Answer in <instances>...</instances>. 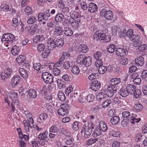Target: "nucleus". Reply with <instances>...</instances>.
I'll return each mask as SVG.
<instances>
[{
  "label": "nucleus",
  "instance_id": "obj_1",
  "mask_svg": "<svg viewBox=\"0 0 147 147\" xmlns=\"http://www.w3.org/2000/svg\"><path fill=\"white\" fill-rule=\"evenodd\" d=\"M91 57H86L84 55L82 54L78 56L77 62L80 65H84L86 67H88L91 65Z\"/></svg>",
  "mask_w": 147,
  "mask_h": 147
},
{
  "label": "nucleus",
  "instance_id": "obj_2",
  "mask_svg": "<svg viewBox=\"0 0 147 147\" xmlns=\"http://www.w3.org/2000/svg\"><path fill=\"white\" fill-rule=\"evenodd\" d=\"M88 126L84 125L83 126L81 132L82 133H84V137L86 138L88 136L90 135L92 132V129H94L93 123L90 122L88 123Z\"/></svg>",
  "mask_w": 147,
  "mask_h": 147
},
{
  "label": "nucleus",
  "instance_id": "obj_3",
  "mask_svg": "<svg viewBox=\"0 0 147 147\" xmlns=\"http://www.w3.org/2000/svg\"><path fill=\"white\" fill-rule=\"evenodd\" d=\"M59 106L60 108L58 110V114L61 116H64L65 115H67L68 113V109H69V106L66 103L62 104L61 105L59 103L57 104L55 106L58 107Z\"/></svg>",
  "mask_w": 147,
  "mask_h": 147
},
{
  "label": "nucleus",
  "instance_id": "obj_4",
  "mask_svg": "<svg viewBox=\"0 0 147 147\" xmlns=\"http://www.w3.org/2000/svg\"><path fill=\"white\" fill-rule=\"evenodd\" d=\"M100 14L101 16H104L107 20H111L113 17L112 12L110 10H107L105 9H101Z\"/></svg>",
  "mask_w": 147,
  "mask_h": 147
},
{
  "label": "nucleus",
  "instance_id": "obj_5",
  "mask_svg": "<svg viewBox=\"0 0 147 147\" xmlns=\"http://www.w3.org/2000/svg\"><path fill=\"white\" fill-rule=\"evenodd\" d=\"M15 37L14 35L11 33H7L4 34L1 39V40L3 41H7L10 43H12L15 41Z\"/></svg>",
  "mask_w": 147,
  "mask_h": 147
},
{
  "label": "nucleus",
  "instance_id": "obj_6",
  "mask_svg": "<svg viewBox=\"0 0 147 147\" xmlns=\"http://www.w3.org/2000/svg\"><path fill=\"white\" fill-rule=\"evenodd\" d=\"M117 88L116 86L111 85L108 86L107 89L105 90L108 96L111 97L117 92Z\"/></svg>",
  "mask_w": 147,
  "mask_h": 147
},
{
  "label": "nucleus",
  "instance_id": "obj_7",
  "mask_svg": "<svg viewBox=\"0 0 147 147\" xmlns=\"http://www.w3.org/2000/svg\"><path fill=\"white\" fill-rule=\"evenodd\" d=\"M12 69L9 67L5 69L3 72L1 73V76L2 79L3 80L7 79L11 76L12 73Z\"/></svg>",
  "mask_w": 147,
  "mask_h": 147
},
{
  "label": "nucleus",
  "instance_id": "obj_8",
  "mask_svg": "<svg viewBox=\"0 0 147 147\" xmlns=\"http://www.w3.org/2000/svg\"><path fill=\"white\" fill-rule=\"evenodd\" d=\"M20 80L21 78L19 75H15L11 78V86L13 88L16 87L19 84Z\"/></svg>",
  "mask_w": 147,
  "mask_h": 147
},
{
  "label": "nucleus",
  "instance_id": "obj_9",
  "mask_svg": "<svg viewBox=\"0 0 147 147\" xmlns=\"http://www.w3.org/2000/svg\"><path fill=\"white\" fill-rule=\"evenodd\" d=\"M115 53L118 56L121 57H124L128 54V52L126 49L117 48L116 50Z\"/></svg>",
  "mask_w": 147,
  "mask_h": 147
},
{
  "label": "nucleus",
  "instance_id": "obj_10",
  "mask_svg": "<svg viewBox=\"0 0 147 147\" xmlns=\"http://www.w3.org/2000/svg\"><path fill=\"white\" fill-rule=\"evenodd\" d=\"M100 82L97 80H96L92 83L91 86L90 88L93 91H96L100 88Z\"/></svg>",
  "mask_w": 147,
  "mask_h": 147
},
{
  "label": "nucleus",
  "instance_id": "obj_11",
  "mask_svg": "<svg viewBox=\"0 0 147 147\" xmlns=\"http://www.w3.org/2000/svg\"><path fill=\"white\" fill-rule=\"evenodd\" d=\"M105 34L104 33H101L98 32L96 31L95 32L93 35V38L94 40H104L105 39Z\"/></svg>",
  "mask_w": 147,
  "mask_h": 147
},
{
  "label": "nucleus",
  "instance_id": "obj_12",
  "mask_svg": "<svg viewBox=\"0 0 147 147\" xmlns=\"http://www.w3.org/2000/svg\"><path fill=\"white\" fill-rule=\"evenodd\" d=\"M88 11L91 13L96 12L97 11L96 5L93 3H90L88 5Z\"/></svg>",
  "mask_w": 147,
  "mask_h": 147
},
{
  "label": "nucleus",
  "instance_id": "obj_13",
  "mask_svg": "<svg viewBox=\"0 0 147 147\" xmlns=\"http://www.w3.org/2000/svg\"><path fill=\"white\" fill-rule=\"evenodd\" d=\"M109 135L114 137H119L121 134L120 132L117 130L111 129L109 131Z\"/></svg>",
  "mask_w": 147,
  "mask_h": 147
},
{
  "label": "nucleus",
  "instance_id": "obj_14",
  "mask_svg": "<svg viewBox=\"0 0 147 147\" xmlns=\"http://www.w3.org/2000/svg\"><path fill=\"white\" fill-rule=\"evenodd\" d=\"M80 22V20L78 21L74 18H70L69 22L72 27L74 29L77 28L79 26V23Z\"/></svg>",
  "mask_w": 147,
  "mask_h": 147
},
{
  "label": "nucleus",
  "instance_id": "obj_15",
  "mask_svg": "<svg viewBox=\"0 0 147 147\" xmlns=\"http://www.w3.org/2000/svg\"><path fill=\"white\" fill-rule=\"evenodd\" d=\"M126 89L128 93L132 94L136 91V88L134 85L132 84H128L126 87Z\"/></svg>",
  "mask_w": 147,
  "mask_h": 147
},
{
  "label": "nucleus",
  "instance_id": "obj_16",
  "mask_svg": "<svg viewBox=\"0 0 147 147\" xmlns=\"http://www.w3.org/2000/svg\"><path fill=\"white\" fill-rule=\"evenodd\" d=\"M47 46L49 49L50 50H52L56 47L55 42L51 38H49L48 39Z\"/></svg>",
  "mask_w": 147,
  "mask_h": 147
},
{
  "label": "nucleus",
  "instance_id": "obj_17",
  "mask_svg": "<svg viewBox=\"0 0 147 147\" xmlns=\"http://www.w3.org/2000/svg\"><path fill=\"white\" fill-rule=\"evenodd\" d=\"M54 26V22H51L47 23V26L46 27V29L45 30V31L46 34L50 35L51 31L50 30V28H53Z\"/></svg>",
  "mask_w": 147,
  "mask_h": 147
},
{
  "label": "nucleus",
  "instance_id": "obj_18",
  "mask_svg": "<svg viewBox=\"0 0 147 147\" xmlns=\"http://www.w3.org/2000/svg\"><path fill=\"white\" fill-rule=\"evenodd\" d=\"M122 116L124 118H128L129 120L132 117H136V114L131 113L130 115V112L128 111H125L123 112L122 113Z\"/></svg>",
  "mask_w": 147,
  "mask_h": 147
},
{
  "label": "nucleus",
  "instance_id": "obj_19",
  "mask_svg": "<svg viewBox=\"0 0 147 147\" xmlns=\"http://www.w3.org/2000/svg\"><path fill=\"white\" fill-rule=\"evenodd\" d=\"M62 28L60 26H56L54 29V34L56 36H60L62 34Z\"/></svg>",
  "mask_w": 147,
  "mask_h": 147
},
{
  "label": "nucleus",
  "instance_id": "obj_20",
  "mask_svg": "<svg viewBox=\"0 0 147 147\" xmlns=\"http://www.w3.org/2000/svg\"><path fill=\"white\" fill-rule=\"evenodd\" d=\"M109 83L111 85L116 86L121 82V80L119 78H113L111 79Z\"/></svg>",
  "mask_w": 147,
  "mask_h": 147
},
{
  "label": "nucleus",
  "instance_id": "obj_21",
  "mask_svg": "<svg viewBox=\"0 0 147 147\" xmlns=\"http://www.w3.org/2000/svg\"><path fill=\"white\" fill-rule=\"evenodd\" d=\"M129 94L126 88L122 87L119 90V94L122 97H125L128 96Z\"/></svg>",
  "mask_w": 147,
  "mask_h": 147
},
{
  "label": "nucleus",
  "instance_id": "obj_22",
  "mask_svg": "<svg viewBox=\"0 0 147 147\" xmlns=\"http://www.w3.org/2000/svg\"><path fill=\"white\" fill-rule=\"evenodd\" d=\"M97 126L100 128L101 131L103 132H105L108 129V127L106 124L103 121H100L99 125Z\"/></svg>",
  "mask_w": 147,
  "mask_h": 147
},
{
  "label": "nucleus",
  "instance_id": "obj_23",
  "mask_svg": "<svg viewBox=\"0 0 147 147\" xmlns=\"http://www.w3.org/2000/svg\"><path fill=\"white\" fill-rule=\"evenodd\" d=\"M143 106L140 104H136L133 108V111L136 112H139L140 111L143 109Z\"/></svg>",
  "mask_w": 147,
  "mask_h": 147
},
{
  "label": "nucleus",
  "instance_id": "obj_24",
  "mask_svg": "<svg viewBox=\"0 0 147 147\" xmlns=\"http://www.w3.org/2000/svg\"><path fill=\"white\" fill-rule=\"evenodd\" d=\"M135 63L138 66H142L144 63V58L141 57L136 58L135 59Z\"/></svg>",
  "mask_w": 147,
  "mask_h": 147
},
{
  "label": "nucleus",
  "instance_id": "obj_25",
  "mask_svg": "<svg viewBox=\"0 0 147 147\" xmlns=\"http://www.w3.org/2000/svg\"><path fill=\"white\" fill-rule=\"evenodd\" d=\"M73 87L72 84H69L65 90V94L67 95H69L70 94L73 93L74 89Z\"/></svg>",
  "mask_w": 147,
  "mask_h": 147
},
{
  "label": "nucleus",
  "instance_id": "obj_26",
  "mask_svg": "<svg viewBox=\"0 0 147 147\" xmlns=\"http://www.w3.org/2000/svg\"><path fill=\"white\" fill-rule=\"evenodd\" d=\"M19 72L21 76L25 79H26L28 77V74L27 71L23 68L19 69Z\"/></svg>",
  "mask_w": 147,
  "mask_h": 147
},
{
  "label": "nucleus",
  "instance_id": "obj_27",
  "mask_svg": "<svg viewBox=\"0 0 147 147\" xmlns=\"http://www.w3.org/2000/svg\"><path fill=\"white\" fill-rule=\"evenodd\" d=\"M102 131L100 128L97 125L96 129L94 130L93 134L92 136L94 137H96L101 134Z\"/></svg>",
  "mask_w": 147,
  "mask_h": 147
},
{
  "label": "nucleus",
  "instance_id": "obj_28",
  "mask_svg": "<svg viewBox=\"0 0 147 147\" xmlns=\"http://www.w3.org/2000/svg\"><path fill=\"white\" fill-rule=\"evenodd\" d=\"M45 39L44 37L42 35H38L34 38L33 39L34 42H40L43 41Z\"/></svg>",
  "mask_w": 147,
  "mask_h": 147
},
{
  "label": "nucleus",
  "instance_id": "obj_29",
  "mask_svg": "<svg viewBox=\"0 0 147 147\" xmlns=\"http://www.w3.org/2000/svg\"><path fill=\"white\" fill-rule=\"evenodd\" d=\"M64 34L66 36H71L73 34V32L69 28H65L63 30Z\"/></svg>",
  "mask_w": 147,
  "mask_h": 147
},
{
  "label": "nucleus",
  "instance_id": "obj_30",
  "mask_svg": "<svg viewBox=\"0 0 147 147\" xmlns=\"http://www.w3.org/2000/svg\"><path fill=\"white\" fill-rule=\"evenodd\" d=\"M20 49L16 46H14L12 48L11 52L14 55H17L19 53Z\"/></svg>",
  "mask_w": 147,
  "mask_h": 147
},
{
  "label": "nucleus",
  "instance_id": "obj_31",
  "mask_svg": "<svg viewBox=\"0 0 147 147\" xmlns=\"http://www.w3.org/2000/svg\"><path fill=\"white\" fill-rule=\"evenodd\" d=\"M105 93L102 92L99 93L96 96V99L98 100H100L107 96V92L105 90L104 91Z\"/></svg>",
  "mask_w": 147,
  "mask_h": 147
},
{
  "label": "nucleus",
  "instance_id": "obj_32",
  "mask_svg": "<svg viewBox=\"0 0 147 147\" xmlns=\"http://www.w3.org/2000/svg\"><path fill=\"white\" fill-rule=\"evenodd\" d=\"M120 120V118L118 116H115L112 117L111 120V123L113 125L117 124Z\"/></svg>",
  "mask_w": 147,
  "mask_h": 147
},
{
  "label": "nucleus",
  "instance_id": "obj_33",
  "mask_svg": "<svg viewBox=\"0 0 147 147\" xmlns=\"http://www.w3.org/2000/svg\"><path fill=\"white\" fill-rule=\"evenodd\" d=\"M64 16L61 13L57 14L55 18V20L57 22H60L63 19Z\"/></svg>",
  "mask_w": 147,
  "mask_h": 147
},
{
  "label": "nucleus",
  "instance_id": "obj_34",
  "mask_svg": "<svg viewBox=\"0 0 147 147\" xmlns=\"http://www.w3.org/2000/svg\"><path fill=\"white\" fill-rule=\"evenodd\" d=\"M56 47H62L64 44V41L61 38L57 39L55 42Z\"/></svg>",
  "mask_w": 147,
  "mask_h": 147
},
{
  "label": "nucleus",
  "instance_id": "obj_35",
  "mask_svg": "<svg viewBox=\"0 0 147 147\" xmlns=\"http://www.w3.org/2000/svg\"><path fill=\"white\" fill-rule=\"evenodd\" d=\"M71 71L73 74L75 75L78 74L80 71L79 67L76 65H74L72 67Z\"/></svg>",
  "mask_w": 147,
  "mask_h": 147
},
{
  "label": "nucleus",
  "instance_id": "obj_36",
  "mask_svg": "<svg viewBox=\"0 0 147 147\" xmlns=\"http://www.w3.org/2000/svg\"><path fill=\"white\" fill-rule=\"evenodd\" d=\"M116 49V47L113 44L109 45L107 48L108 51L110 53H113Z\"/></svg>",
  "mask_w": 147,
  "mask_h": 147
},
{
  "label": "nucleus",
  "instance_id": "obj_37",
  "mask_svg": "<svg viewBox=\"0 0 147 147\" xmlns=\"http://www.w3.org/2000/svg\"><path fill=\"white\" fill-rule=\"evenodd\" d=\"M26 59L25 57L23 55H20L16 58V61L19 64H21Z\"/></svg>",
  "mask_w": 147,
  "mask_h": 147
},
{
  "label": "nucleus",
  "instance_id": "obj_38",
  "mask_svg": "<svg viewBox=\"0 0 147 147\" xmlns=\"http://www.w3.org/2000/svg\"><path fill=\"white\" fill-rule=\"evenodd\" d=\"M140 39L141 37L140 36L134 34L130 39V40L131 41L134 42H138V41H140Z\"/></svg>",
  "mask_w": 147,
  "mask_h": 147
},
{
  "label": "nucleus",
  "instance_id": "obj_39",
  "mask_svg": "<svg viewBox=\"0 0 147 147\" xmlns=\"http://www.w3.org/2000/svg\"><path fill=\"white\" fill-rule=\"evenodd\" d=\"M107 68L106 66L102 65L99 68L98 72L100 74H103L105 73L107 71Z\"/></svg>",
  "mask_w": 147,
  "mask_h": 147
},
{
  "label": "nucleus",
  "instance_id": "obj_40",
  "mask_svg": "<svg viewBox=\"0 0 147 147\" xmlns=\"http://www.w3.org/2000/svg\"><path fill=\"white\" fill-rule=\"evenodd\" d=\"M66 2L64 0H59L58 3V6L60 9L65 7Z\"/></svg>",
  "mask_w": 147,
  "mask_h": 147
},
{
  "label": "nucleus",
  "instance_id": "obj_41",
  "mask_svg": "<svg viewBox=\"0 0 147 147\" xmlns=\"http://www.w3.org/2000/svg\"><path fill=\"white\" fill-rule=\"evenodd\" d=\"M61 9V10L62 12L64 15L65 16H67L68 17H69L68 15L69 14V9L68 7H65Z\"/></svg>",
  "mask_w": 147,
  "mask_h": 147
},
{
  "label": "nucleus",
  "instance_id": "obj_42",
  "mask_svg": "<svg viewBox=\"0 0 147 147\" xmlns=\"http://www.w3.org/2000/svg\"><path fill=\"white\" fill-rule=\"evenodd\" d=\"M29 94L32 97L35 98L37 96V94L36 91L33 89H30L29 91Z\"/></svg>",
  "mask_w": 147,
  "mask_h": 147
},
{
  "label": "nucleus",
  "instance_id": "obj_43",
  "mask_svg": "<svg viewBox=\"0 0 147 147\" xmlns=\"http://www.w3.org/2000/svg\"><path fill=\"white\" fill-rule=\"evenodd\" d=\"M58 98L61 101H63L65 99V96L64 93L61 91L59 92L58 94Z\"/></svg>",
  "mask_w": 147,
  "mask_h": 147
},
{
  "label": "nucleus",
  "instance_id": "obj_44",
  "mask_svg": "<svg viewBox=\"0 0 147 147\" xmlns=\"http://www.w3.org/2000/svg\"><path fill=\"white\" fill-rule=\"evenodd\" d=\"M80 48L81 52L84 53H86L88 50L87 46L84 45H81Z\"/></svg>",
  "mask_w": 147,
  "mask_h": 147
},
{
  "label": "nucleus",
  "instance_id": "obj_45",
  "mask_svg": "<svg viewBox=\"0 0 147 147\" xmlns=\"http://www.w3.org/2000/svg\"><path fill=\"white\" fill-rule=\"evenodd\" d=\"M119 96V94H117L115 97L112 99V101H111L113 105L118 104L120 103V100H119L118 98Z\"/></svg>",
  "mask_w": 147,
  "mask_h": 147
},
{
  "label": "nucleus",
  "instance_id": "obj_46",
  "mask_svg": "<svg viewBox=\"0 0 147 147\" xmlns=\"http://www.w3.org/2000/svg\"><path fill=\"white\" fill-rule=\"evenodd\" d=\"M1 8L3 11H9L10 7L9 5L3 3L1 5Z\"/></svg>",
  "mask_w": 147,
  "mask_h": 147
},
{
  "label": "nucleus",
  "instance_id": "obj_47",
  "mask_svg": "<svg viewBox=\"0 0 147 147\" xmlns=\"http://www.w3.org/2000/svg\"><path fill=\"white\" fill-rule=\"evenodd\" d=\"M53 76L51 74L49 76V77L45 80L44 82L48 84H51L53 82Z\"/></svg>",
  "mask_w": 147,
  "mask_h": 147
},
{
  "label": "nucleus",
  "instance_id": "obj_48",
  "mask_svg": "<svg viewBox=\"0 0 147 147\" xmlns=\"http://www.w3.org/2000/svg\"><path fill=\"white\" fill-rule=\"evenodd\" d=\"M112 101L110 99H108L105 101L102 104L101 106L103 108L107 107L111 103Z\"/></svg>",
  "mask_w": 147,
  "mask_h": 147
},
{
  "label": "nucleus",
  "instance_id": "obj_49",
  "mask_svg": "<svg viewBox=\"0 0 147 147\" xmlns=\"http://www.w3.org/2000/svg\"><path fill=\"white\" fill-rule=\"evenodd\" d=\"M47 133L45 131L43 133H40L38 135V138L39 140H45L47 138Z\"/></svg>",
  "mask_w": 147,
  "mask_h": 147
},
{
  "label": "nucleus",
  "instance_id": "obj_50",
  "mask_svg": "<svg viewBox=\"0 0 147 147\" xmlns=\"http://www.w3.org/2000/svg\"><path fill=\"white\" fill-rule=\"evenodd\" d=\"M43 16L44 17V20H47L48 18L50 17L51 15L49 12V9L47 10L45 12L43 13Z\"/></svg>",
  "mask_w": 147,
  "mask_h": 147
},
{
  "label": "nucleus",
  "instance_id": "obj_51",
  "mask_svg": "<svg viewBox=\"0 0 147 147\" xmlns=\"http://www.w3.org/2000/svg\"><path fill=\"white\" fill-rule=\"evenodd\" d=\"M36 20H37L35 16H32L28 19L27 22L28 24H32L34 23Z\"/></svg>",
  "mask_w": 147,
  "mask_h": 147
},
{
  "label": "nucleus",
  "instance_id": "obj_52",
  "mask_svg": "<svg viewBox=\"0 0 147 147\" xmlns=\"http://www.w3.org/2000/svg\"><path fill=\"white\" fill-rule=\"evenodd\" d=\"M49 131L50 133H57L58 132V129L56 126H52L50 128Z\"/></svg>",
  "mask_w": 147,
  "mask_h": 147
},
{
  "label": "nucleus",
  "instance_id": "obj_53",
  "mask_svg": "<svg viewBox=\"0 0 147 147\" xmlns=\"http://www.w3.org/2000/svg\"><path fill=\"white\" fill-rule=\"evenodd\" d=\"M23 123L24 126V128L25 131L27 132L29 131L30 126L29 123L26 120H24L23 121Z\"/></svg>",
  "mask_w": 147,
  "mask_h": 147
},
{
  "label": "nucleus",
  "instance_id": "obj_54",
  "mask_svg": "<svg viewBox=\"0 0 147 147\" xmlns=\"http://www.w3.org/2000/svg\"><path fill=\"white\" fill-rule=\"evenodd\" d=\"M70 56V54L68 52H65L62 53V55L61 58L63 60L65 59H67L69 58Z\"/></svg>",
  "mask_w": 147,
  "mask_h": 147
},
{
  "label": "nucleus",
  "instance_id": "obj_55",
  "mask_svg": "<svg viewBox=\"0 0 147 147\" xmlns=\"http://www.w3.org/2000/svg\"><path fill=\"white\" fill-rule=\"evenodd\" d=\"M134 32L132 29H129L126 32V36L131 39L134 35Z\"/></svg>",
  "mask_w": 147,
  "mask_h": 147
},
{
  "label": "nucleus",
  "instance_id": "obj_56",
  "mask_svg": "<svg viewBox=\"0 0 147 147\" xmlns=\"http://www.w3.org/2000/svg\"><path fill=\"white\" fill-rule=\"evenodd\" d=\"M98 140V138H90L88 140L86 144L88 145H91L96 142Z\"/></svg>",
  "mask_w": 147,
  "mask_h": 147
},
{
  "label": "nucleus",
  "instance_id": "obj_57",
  "mask_svg": "<svg viewBox=\"0 0 147 147\" xmlns=\"http://www.w3.org/2000/svg\"><path fill=\"white\" fill-rule=\"evenodd\" d=\"M46 107L48 111L51 113H53L54 110V107L48 104H47L46 105Z\"/></svg>",
  "mask_w": 147,
  "mask_h": 147
},
{
  "label": "nucleus",
  "instance_id": "obj_58",
  "mask_svg": "<svg viewBox=\"0 0 147 147\" xmlns=\"http://www.w3.org/2000/svg\"><path fill=\"white\" fill-rule=\"evenodd\" d=\"M136 117H133L129 119L131 123L135 124L136 123L139 122L141 120V119L140 118H136L137 117V115L136 114Z\"/></svg>",
  "mask_w": 147,
  "mask_h": 147
},
{
  "label": "nucleus",
  "instance_id": "obj_59",
  "mask_svg": "<svg viewBox=\"0 0 147 147\" xmlns=\"http://www.w3.org/2000/svg\"><path fill=\"white\" fill-rule=\"evenodd\" d=\"M78 94L77 92L76 93H74V94H73V93H71L70 94V96L73 98H74L75 99L74 100H78L80 98V95L79 94L78 95Z\"/></svg>",
  "mask_w": 147,
  "mask_h": 147
},
{
  "label": "nucleus",
  "instance_id": "obj_60",
  "mask_svg": "<svg viewBox=\"0 0 147 147\" xmlns=\"http://www.w3.org/2000/svg\"><path fill=\"white\" fill-rule=\"evenodd\" d=\"M138 49L141 52L144 51L147 49V45L145 44L141 45L139 46Z\"/></svg>",
  "mask_w": 147,
  "mask_h": 147
},
{
  "label": "nucleus",
  "instance_id": "obj_61",
  "mask_svg": "<svg viewBox=\"0 0 147 147\" xmlns=\"http://www.w3.org/2000/svg\"><path fill=\"white\" fill-rule=\"evenodd\" d=\"M87 102H91L93 100L94 96L92 94H89L87 96H86Z\"/></svg>",
  "mask_w": 147,
  "mask_h": 147
},
{
  "label": "nucleus",
  "instance_id": "obj_62",
  "mask_svg": "<svg viewBox=\"0 0 147 147\" xmlns=\"http://www.w3.org/2000/svg\"><path fill=\"white\" fill-rule=\"evenodd\" d=\"M33 67L35 70L37 71H38L40 69L41 67V65L39 63H34L33 64Z\"/></svg>",
  "mask_w": 147,
  "mask_h": 147
},
{
  "label": "nucleus",
  "instance_id": "obj_63",
  "mask_svg": "<svg viewBox=\"0 0 147 147\" xmlns=\"http://www.w3.org/2000/svg\"><path fill=\"white\" fill-rule=\"evenodd\" d=\"M45 49V46L43 44H40L38 45L37 50L39 52L43 51Z\"/></svg>",
  "mask_w": 147,
  "mask_h": 147
},
{
  "label": "nucleus",
  "instance_id": "obj_64",
  "mask_svg": "<svg viewBox=\"0 0 147 147\" xmlns=\"http://www.w3.org/2000/svg\"><path fill=\"white\" fill-rule=\"evenodd\" d=\"M12 26L14 27H17L18 25V21L17 18H13L12 21Z\"/></svg>",
  "mask_w": 147,
  "mask_h": 147
}]
</instances>
